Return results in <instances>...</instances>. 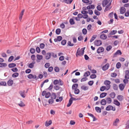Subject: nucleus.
I'll list each match as a JSON object with an SVG mask.
<instances>
[{
	"mask_svg": "<svg viewBox=\"0 0 129 129\" xmlns=\"http://www.w3.org/2000/svg\"><path fill=\"white\" fill-rule=\"evenodd\" d=\"M68 46H73L74 45V44L71 43V42L70 41H69L68 43Z\"/></svg>",
	"mask_w": 129,
	"mask_h": 129,
	"instance_id": "nucleus-58",
	"label": "nucleus"
},
{
	"mask_svg": "<svg viewBox=\"0 0 129 129\" xmlns=\"http://www.w3.org/2000/svg\"><path fill=\"white\" fill-rule=\"evenodd\" d=\"M126 125V128H129V119L127 121Z\"/></svg>",
	"mask_w": 129,
	"mask_h": 129,
	"instance_id": "nucleus-59",
	"label": "nucleus"
},
{
	"mask_svg": "<svg viewBox=\"0 0 129 129\" xmlns=\"http://www.w3.org/2000/svg\"><path fill=\"white\" fill-rule=\"evenodd\" d=\"M124 15L125 16L127 17L129 16V9L127 10L125 14Z\"/></svg>",
	"mask_w": 129,
	"mask_h": 129,
	"instance_id": "nucleus-50",
	"label": "nucleus"
},
{
	"mask_svg": "<svg viewBox=\"0 0 129 129\" xmlns=\"http://www.w3.org/2000/svg\"><path fill=\"white\" fill-rule=\"evenodd\" d=\"M106 110L107 111L112 110L113 111H115V108H114L112 106L109 105L106 107Z\"/></svg>",
	"mask_w": 129,
	"mask_h": 129,
	"instance_id": "nucleus-4",
	"label": "nucleus"
},
{
	"mask_svg": "<svg viewBox=\"0 0 129 129\" xmlns=\"http://www.w3.org/2000/svg\"><path fill=\"white\" fill-rule=\"evenodd\" d=\"M113 89L115 90H117L118 89V86L115 84L113 85Z\"/></svg>",
	"mask_w": 129,
	"mask_h": 129,
	"instance_id": "nucleus-43",
	"label": "nucleus"
},
{
	"mask_svg": "<svg viewBox=\"0 0 129 129\" xmlns=\"http://www.w3.org/2000/svg\"><path fill=\"white\" fill-rule=\"evenodd\" d=\"M79 90L78 89H75L74 90V93L76 94H79Z\"/></svg>",
	"mask_w": 129,
	"mask_h": 129,
	"instance_id": "nucleus-47",
	"label": "nucleus"
},
{
	"mask_svg": "<svg viewBox=\"0 0 129 129\" xmlns=\"http://www.w3.org/2000/svg\"><path fill=\"white\" fill-rule=\"evenodd\" d=\"M36 56L35 55L33 54L31 55V58L32 60L34 61L36 59Z\"/></svg>",
	"mask_w": 129,
	"mask_h": 129,
	"instance_id": "nucleus-64",
	"label": "nucleus"
},
{
	"mask_svg": "<svg viewBox=\"0 0 129 129\" xmlns=\"http://www.w3.org/2000/svg\"><path fill=\"white\" fill-rule=\"evenodd\" d=\"M106 89V87L105 86H103L101 87L100 90L101 91H103Z\"/></svg>",
	"mask_w": 129,
	"mask_h": 129,
	"instance_id": "nucleus-45",
	"label": "nucleus"
},
{
	"mask_svg": "<svg viewBox=\"0 0 129 129\" xmlns=\"http://www.w3.org/2000/svg\"><path fill=\"white\" fill-rule=\"evenodd\" d=\"M28 78L29 79H31L32 78L36 79V80H37V79H38V78H36L37 77L36 75L33 76L31 74H30L28 75Z\"/></svg>",
	"mask_w": 129,
	"mask_h": 129,
	"instance_id": "nucleus-10",
	"label": "nucleus"
},
{
	"mask_svg": "<svg viewBox=\"0 0 129 129\" xmlns=\"http://www.w3.org/2000/svg\"><path fill=\"white\" fill-rule=\"evenodd\" d=\"M29 51L31 53L33 54L35 53V49L32 48L30 49Z\"/></svg>",
	"mask_w": 129,
	"mask_h": 129,
	"instance_id": "nucleus-44",
	"label": "nucleus"
},
{
	"mask_svg": "<svg viewBox=\"0 0 129 129\" xmlns=\"http://www.w3.org/2000/svg\"><path fill=\"white\" fill-rule=\"evenodd\" d=\"M25 90H23L20 91L19 93L21 96L23 98H24L25 96Z\"/></svg>",
	"mask_w": 129,
	"mask_h": 129,
	"instance_id": "nucleus-12",
	"label": "nucleus"
},
{
	"mask_svg": "<svg viewBox=\"0 0 129 129\" xmlns=\"http://www.w3.org/2000/svg\"><path fill=\"white\" fill-rule=\"evenodd\" d=\"M50 97L51 98L53 99L54 100L55 99L56 97L55 93L54 92L52 93Z\"/></svg>",
	"mask_w": 129,
	"mask_h": 129,
	"instance_id": "nucleus-21",
	"label": "nucleus"
},
{
	"mask_svg": "<svg viewBox=\"0 0 129 129\" xmlns=\"http://www.w3.org/2000/svg\"><path fill=\"white\" fill-rule=\"evenodd\" d=\"M119 121V120L118 118H116L114 121L113 123V125L114 126H117L118 124Z\"/></svg>",
	"mask_w": 129,
	"mask_h": 129,
	"instance_id": "nucleus-20",
	"label": "nucleus"
},
{
	"mask_svg": "<svg viewBox=\"0 0 129 129\" xmlns=\"http://www.w3.org/2000/svg\"><path fill=\"white\" fill-rule=\"evenodd\" d=\"M79 48H78L77 50L76 54V56L77 57L78 55L79 56H81V55H83L84 51H81L80 50H79Z\"/></svg>",
	"mask_w": 129,
	"mask_h": 129,
	"instance_id": "nucleus-3",
	"label": "nucleus"
},
{
	"mask_svg": "<svg viewBox=\"0 0 129 129\" xmlns=\"http://www.w3.org/2000/svg\"><path fill=\"white\" fill-rule=\"evenodd\" d=\"M120 13L121 14H124L126 11V9L124 7H121L120 9Z\"/></svg>",
	"mask_w": 129,
	"mask_h": 129,
	"instance_id": "nucleus-17",
	"label": "nucleus"
},
{
	"mask_svg": "<svg viewBox=\"0 0 129 129\" xmlns=\"http://www.w3.org/2000/svg\"><path fill=\"white\" fill-rule=\"evenodd\" d=\"M11 70L13 72H16L18 71V69L16 68H13L11 69Z\"/></svg>",
	"mask_w": 129,
	"mask_h": 129,
	"instance_id": "nucleus-53",
	"label": "nucleus"
},
{
	"mask_svg": "<svg viewBox=\"0 0 129 129\" xmlns=\"http://www.w3.org/2000/svg\"><path fill=\"white\" fill-rule=\"evenodd\" d=\"M13 83V81L12 80H10L8 81L7 84L9 86H11Z\"/></svg>",
	"mask_w": 129,
	"mask_h": 129,
	"instance_id": "nucleus-22",
	"label": "nucleus"
},
{
	"mask_svg": "<svg viewBox=\"0 0 129 129\" xmlns=\"http://www.w3.org/2000/svg\"><path fill=\"white\" fill-rule=\"evenodd\" d=\"M111 83L108 80H106L104 82V83L106 85V90H108L110 88Z\"/></svg>",
	"mask_w": 129,
	"mask_h": 129,
	"instance_id": "nucleus-2",
	"label": "nucleus"
},
{
	"mask_svg": "<svg viewBox=\"0 0 129 129\" xmlns=\"http://www.w3.org/2000/svg\"><path fill=\"white\" fill-rule=\"evenodd\" d=\"M18 105L19 106L21 107H23L25 106V104L21 101V102L20 103L18 104Z\"/></svg>",
	"mask_w": 129,
	"mask_h": 129,
	"instance_id": "nucleus-52",
	"label": "nucleus"
},
{
	"mask_svg": "<svg viewBox=\"0 0 129 129\" xmlns=\"http://www.w3.org/2000/svg\"><path fill=\"white\" fill-rule=\"evenodd\" d=\"M94 44L96 46H99L102 44V42L100 40H95L94 42Z\"/></svg>",
	"mask_w": 129,
	"mask_h": 129,
	"instance_id": "nucleus-6",
	"label": "nucleus"
},
{
	"mask_svg": "<svg viewBox=\"0 0 129 129\" xmlns=\"http://www.w3.org/2000/svg\"><path fill=\"white\" fill-rule=\"evenodd\" d=\"M54 99L51 98V99L49 100L48 101V102L49 104H52L54 103Z\"/></svg>",
	"mask_w": 129,
	"mask_h": 129,
	"instance_id": "nucleus-42",
	"label": "nucleus"
},
{
	"mask_svg": "<svg viewBox=\"0 0 129 129\" xmlns=\"http://www.w3.org/2000/svg\"><path fill=\"white\" fill-rule=\"evenodd\" d=\"M16 66V64L15 63H12L9 64L8 65V67L10 68H13Z\"/></svg>",
	"mask_w": 129,
	"mask_h": 129,
	"instance_id": "nucleus-28",
	"label": "nucleus"
},
{
	"mask_svg": "<svg viewBox=\"0 0 129 129\" xmlns=\"http://www.w3.org/2000/svg\"><path fill=\"white\" fill-rule=\"evenodd\" d=\"M69 22L71 25H73L75 24V22L74 19L73 18H71L69 20Z\"/></svg>",
	"mask_w": 129,
	"mask_h": 129,
	"instance_id": "nucleus-37",
	"label": "nucleus"
},
{
	"mask_svg": "<svg viewBox=\"0 0 129 129\" xmlns=\"http://www.w3.org/2000/svg\"><path fill=\"white\" fill-rule=\"evenodd\" d=\"M100 38L103 40H105L107 38V36L105 34H102L100 36Z\"/></svg>",
	"mask_w": 129,
	"mask_h": 129,
	"instance_id": "nucleus-19",
	"label": "nucleus"
},
{
	"mask_svg": "<svg viewBox=\"0 0 129 129\" xmlns=\"http://www.w3.org/2000/svg\"><path fill=\"white\" fill-rule=\"evenodd\" d=\"M112 2L111 1L110 2L109 4L106 6V8L105 9V11H107L110 10L111 8V7L110 6L111 5V3Z\"/></svg>",
	"mask_w": 129,
	"mask_h": 129,
	"instance_id": "nucleus-11",
	"label": "nucleus"
},
{
	"mask_svg": "<svg viewBox=\"0 0 129 129\" xmlns=\"http://www.w3.org/2000/svg\"><path fill=\"white\" fill-rule=\"evenodd\" d=\"M122 54V53L121 51L120 50H118L114 53V57H116V55H121Z\"/></svg>",
	"mask_w": 129,
	"mask_h": 129,
	"instance_id": "nucleus-16",
	"label": "nucleus"
},
{
	"mask_svg": "<svg viewBox=\"0 0 129 129\" xmlns=\"http://www.w3.org/2000/svg\"><path fill=\"white\" fill-rule=\"evenodd\" d=\"M52 123V121L51 120H50L48 121H46L45 123V126H48L50 125Z\"/></svg>",
	"mask_w": 129,
	"mask_h": 129,
	"instance_id": "nucleus-14",
	"label": "nucleus"
},
{
	"mask_svg": "<svg viewBox=\"0 0 129 129\" xmlns=\"http://www.w3.org/2000/svg\"><path fill=\"white\" fill-rule=\"evenodd\" d=\"M101 104L103 105H105L106 104V100L105 99H102L101 102Z\"/></svg>",
	"mask_w": 129,
	"mask_h": 129,
	"instance_id": "nucleus-26",
	"label": "nucleus"
},
{
	"mask_svg": "<svg viewBox=\"0 0 129 129\" xmlns=\"http://www.w3.org/2000/svg\"><path fill=\"white\" fill-rule=\"evenodd\" d=\"M45 46V44L43 43H41L40 44V47L41 49H43Z\"/></svg>",
	"mask_w": 129,
	"mask_h": 129,
	"instance_id": "nucleus-62",
	"label": "nucleus"
},
{
	"mask_svg": "<svg viewBox=\"0 0 129 129\" xmlns=\"http://www.w3.org/2000/svg\"><path fill=\"white\" fill-rule=\"evenodd\" d=\"M113 103L117 106H119L120 104V103L116 100H114Z\"/></svg>",
	"mask_w": 129,
	"mask_h": 129,
	"instance_id": "nucleus-31",
	"label": "nucleus"
},
{
	"mask_svg": "<svg viewBox=\"0 0 129 129\" xmlns=\"http://www.w3.org/2000/svg\"><path fill=\"white\" fill-rule=\"evenodd\" d=\"M37 62H39L40 61V60L43 59V56L39 54H37Z\"/></svg>",
	"mask_w": 129,
	"mask_h": 129,
	"instance_id": "nucleus-7",
	"label": "nucleus"
},
{
	"mask_svg": "<svg viewBox=\"0 0 129 129\" xmlns=\"http://www.w3.org/2000/svg\"><path fill=\"white\" fill-rule=\"evenodd\" d=\"M19 75V74L18 73H15L12 75V76L13 78H16Z\"/></svg>",
	"mask_w": 129,
	"mask_h": 129,
	"instance_id": "nucleus-39",
	"label": "nucleus"
},
{
	"mask_svg": "<svg viewBox=\"0 0 129 129\" xmlns=\"http://www.w3.org/2000/svg\"><path fill=\"white\" fill-rule=\"evenodd\" d=\"M79 100L78 99H76L75 98L72 97L70 99V100L69 101V103H68L67 105V107H69L71 106L72 104L73 103V100Z\"/></svg>",
	"mask_w": 129,
	"mask_h": 129,
	"instance_id": "nucleus-1",
	"label": "nucleus"
},
{
	"mask_svg": "<svg viewBox=\"0 0 129 129\" xmlns=\"http://www.w3.org/2000/svg\"><path fill=\"white\" fill-rule=\"evenodd\" d=\"M0 84L1 85L6 86L7 84L6 82L4 81L1 82L0 83Z\"/></svg>",
	"mask_w": 129,
	"mask_h": 129,
	"instance_id": "nucleus-57",
	"label": "nucleus"
},
{
	"mask_svg": "<svg viewBox=\"0 0 129 129\" xmlns=\"http://www.w3.org/2000/svg\"><path fill=\"white\" fill-rule=\"evenodd\" d=\"M7 66V64L6 63L0 62V67H5Z\"/></svg>",
	"mask_w": 129,
	"mask_h": 129,
	"instance_id": "nucleus-34",
	"label": "nucleus"
},
{
	"mask_svg": "<svg viewBox=\"0 0 129 129\" xmlns=\"http://www.w3.org/2000/svg\"><path fill=\"white\" fill-rule=\"evenodd\" d=\"M78 85L77 84H74L72 86V89H77V88L78 87Z\"/></svg>",
	"mask_w": 129,
	"mask_h": 129,
	"instance_id": "nucleus-35",
	"label": "nucleus"
},
{
	"mask_svg": "<svg viewBox=\"0 0 129 129\" xmlns=\"http://www.w3.org/2000/svg\"><path fill=\"white\" fill-rule=\"evenodd\" d=\"M66 40H62L61 42V44L63 45H64L66 43Z\"/></svg>",
	"mask_w": 129,
	"mask_h": 129,
	"instance_id": "nucleus-55",
	"label": "nucleus"
},
{
	"mask_svg": "<svg viewBox=\"0 0 129 129\" xmlns=\"http://www.w3.org/2000/svg\"><path fill=\"white\" fill-rule=\"evenodd\" d=\"M107 93L106 92H103L101 93L100 95V97L101 98H103L107 95Z\"/></svg>",
	"mask_w": 129,
	"mask_h": 129,
	"instance_id": "nucleus-30",
	"label": "nucleus"
},
{
	"mask_svg": "<svg viewBox=\"0 0 129 129\" xmlns=\"http://www.w3.org/2000/svg\"><path fill=\"white\" fill-rule=\"evenodd\" d=\"M14 57L13 56H10L9 58L8 61L9 62L11 61L13 59Z\"/></svg>",
	"mask_w": 129,
	"mask_h": 129,
	"instance_id": "nucleus-56",
	"label": "nucleus"
},
{
	"mask_svg": "<svg viewBox=\"0 0 129 129\" xmlns=\"http://www.w3.org/2000/svg\"><path fill=\"white\" fill-rule=\"evenodd\" d=\"M95 109L97 112L100 113L101 112V109L99 107H95Z\"/></svg>",
	"mask_w": 129,
	"mask_h": 129,
	"instance_id": "nucleus-32",
	"label": "nucleus"
},
{
	"mask_svg": "<svg viewBox=\"0 0 129 129\" xmlns=\"http://www.w3.org/2000/svg\"><path fill=\"white\" fill-rule=\"evenodd\" d=\"M95 14L97 15H99L100 14V13L96 10H95L94 11Z\"/></svg>",
	"mask_w": 129,
	"mask_h": 129,
	"instance_id": "nucleus-63",
	"label": "nucleus"
},
{
	"mask_svg": "<svg viewBox=\"0 0 129 129\" xmlns=\"http://www.w3.org/2000/svg\"><path fill=\"white\" fill-rule=\"evenodd\" d=\"M54 70L56 72H58L59 71V69L57 67H55L54 68Z\"/></svg>",
	"mask_w": 129,
	"mask_h": 129,
	"instance_id": "nucleus-60",
	"label": "nucleus"
},
{
	"mask_svg": "<svg viewBox=\"0 0 129 129\" xmlns=\"http://www.w3.org/2000/svg\"><path fill=\"white\" fill-rule=\"evenodd\" d=\"M61 31V30L59 28L57 29L56 30V33L57 35H59L60 34Z\"/></svg>",
	"mask_w": 129,
	"mask_h": 129,
	"instance_id": "nucleus-46",
	"label": "nucleus"
},
{
	"mask_svg": "<svg viewBox=\"0 0 129 129\" xmlns=\"http://www.w3.org/2000/svg\"><path fill=\"white\" fill-rule=\"evenodd\" d=\"M90 73L89 71H87L85 72L84 74V77H87L90 75Z\"/></svg>",
	"mask_w": 129,
	"mask_h": 129,
	"instance_id": "nucleus-38",
	"label": "nucleus"
},
{
	"mask_svg": "<svg viewBox=\"0 0 129 129\" xmlns=\"http://www.w3.org/2000/svg\"><path fill=\"white\" fill-rule=\"evenodd\" d=\"M111 98L112 99H114L115 97L116 94L114 92H113L109 94Z\"/></svg>",
	"mask_w": 129,
	"mask_h": 129,
	"instance_id": "nucleus-29",
	"label": "nucleus"
},
{
	"mask_svg": "<svg viewBox=\"0 0 129 129\" xmlns=\"http://www.w3.org/2000/svg\"><path fill=\"white\" fill-rule=\"evenodd\" d=\"M110 0H104L102 3V5L103 7H105L110 2Z\"/></svg>",
	"mask_w": 129,
	"mask_h": 129,
	"instance_id": "nucleus-5",
	"label": "nucleus"
},
{
	"mask_svg": "<svg viewBox=\"0 0 129 129\" xmlns=\"http://www.w3.org/2000/svg\"><path fill=\"white\" fill-rule=\"evenodd\" d=\"M87 77H84L81 79V82H84L87 80Z\"/></svg>",
	"mask_w": 129,
	"mask_h": 129,
	"instance_id": "nucleus-61",
	"label": "nucleus"
},
{
	"mask_svg": "<svg viewBox=\"0 0 129 129\" xmlns=\"http://www.w3.org/2000/svg\"><path fill=\"white\" fill-rule=\"evenodd\" d=\"M106 103L108 104H110L112 102V100L110 97H108L106 98Z\"/></svg>",
	"mask_w": 129,
	"mask_h": 129,
	"instance_id": "nucleus-18",
	"label": "nucleus"
},
{
	"mask_svg": "<svg viewBox=\"0 0 129 129\" xmlns=\"http://www.w3.org/2000/svg\"><path fill=\"white\" fill-rule=\"evenodd\" d=\"M125 85L126 84H120L119 86V87L120 90L121 91H123V90Z\"/></svg>",
	"mask_w": 129,
	"mask_h": 129,
	"instance_id": "nucleus-9",
	"label": "nucleus"
},
{
	"mask_svg": "<svg viewBox=\"0 0 129 129\" xmlns=\"http://www.w3.org/2000/svg\"><path fill=\"white\" fill-rule=\"evenodd\" d=\"M24 11V10H22L21 13L20 14V16L19 17V19L20 21H21L22 16L23 15V13Z\"/></svg>",
	"mask_w": 129,
	"mask_h": 129,
	"instance_id": "nucleus-23",
	"label": "nucleus"
},
{
	"mask_svg": "<svg viewBox=\"0 0 129 129\" xmlns=\"http://www.w3.org/2000/svg\"><path fill=\"white\" fill-rule=\"evenodd\" d=\"M35 61H33L32 62L29 64L28 66L30 68H33L34 66V64L35 63Z\"/></svg>",
	"mask_w": 129,
	"mask_h": 129,
	"instance_id": "nucleus-25",
	"label": "nucleus"
},
{
	"mask_svg": "<svg viewBox=\"0 0 129 129\" xmlns=\"http://www.w3.org/2000/svg\"><path fill=\"white\" fill-rule=\"evenodd\" d=\"M96 36L93 35L90 40V42H92L96 37Z\"/></svg>",
	"mask_w": 129,
	"mask_h": 129,
	"instance_id": "nucleus-40",
	"label": "nucleus"
},
{
	"mask_svg": "<svg viewBox=\"0 0 129 129\" xmlns=\"http://www.w3.org/2000/svg\"><path fill=\"white\" fill-rule=\"evenodd\" d=\"M121 66V64L120 62H118L116 64V67L117 68L119 69L120 68Z\"/></svg>",
	"mask_w": 129,
	"mask_h": 129,
	"instance_id": "nucleus-51",
	"label": "nucleus"
},
{
	"mask_svg": "<svg viewBox=\"0 0 129 129\" xmlns=\"http://www.w3.org/2000/svg\"><path fill=\"white\" fill-rule=\"evenodd\" d=\"M51 95L50 93L49 92H48L46 93L45 95V98H48Z\"/></svg>",
	"mask_w": 129,
	"mask_h": 129,
	"instance_id": "nucleus-41",
	"label": "nucleus"
},
{
	"mask_svg": "<svg viewBox=\"0 0 129 129\" xmlns=\"http://www.w3.org/2000/svg\"><path fill=\"white\" fill-rule=\"evenodd\" d=\"M117 99L119 101H122L123 99V97L122 95H119L117 96Z\"/></svg>",
	"mask_w": 129,
	"mask_h": 129,
	"instance_id": "nucleus-24",
	"label": "nucleus"
},
{
	"mask_svg": "<svg viewBox=\"0 0 129 129\" xmlns=\"http://www.w3.org/2000/svg\"><path fill=\"white\" fill-rule=\"evenodd\" d=\"M117 32L116 30H112L109 33L110 35H114L116 34Z\"/></svg>",
	"mask_w": 129,
	"mask_h": 129,
	"instance_id": "nucleus-36",
	"label": "nucleus"
},
{
	"mask_svg": "<svg viewBox=\"0 0 129 129\" xmlns=\"http://www.w3.org/2000/svg\"><path fill=\"white\" fill-rule=\"evenodd\" d=\"M104 49L102 47H100L98 48L97 50V52L98 53H99L101 52H102L104 51Z\"/></svg>",
	"mask_w": 129,
	"mask_h": 129,
	"instance_id": "nucleus-13",
	"label": "nucleus"
},
{
	"mask_svg": "<svg viewBox=\"0 0 129 129\" xmlns=\"http://www.w3.org/2000/svg\"><path fill=\"white\" fill-rule=\"evenodd\" d=\"M51 55L50 53H47L46 55V59H48L50 58Z\"/></svg>",
	"mask_w": 129,
	"mask_h": 129,
	"instance_id": "nucleus-27",
	"label": "nucleus"
},
{
	"mask_svg": "<svg viewBox=\"0 0 129 129\" xmlns=\"http://www.w3.org/2000/svg\"><path fill=\"white\" fill-rule=\"evenodd\" d=\"M81 89L84 90H86L88 89V86L83 85L81 86Z\"/></svg>",
	"mask_w": 129,
	"mask_h": 129,
	"instance_id": "nucleus-33",
	"label": "nucleus"
},
{
	"mask_svg": "<svg viewBox=\"0 0 129 129\" xmlns=\"http://www.w3.org/2000/svg\"><path fill=\"white\" fill-rule=\"evenodd\" d=\"M96 75L95 74L91 75L90 76V77L92 79H94L96 77Z\"/></svg>",
	"mask_w": 129,
	"mask_h": 129,
	"instance_id": "nucleus-54",
	"label": "nucleus"
},
{
	"mask_svg": "<svg viewBox=\"0 0 129 129\" xmlns=\"http://www.w3.org/2000/svg\"><path fill=\"white\" fill-rule=\"evenodd\" d=\"M82 32L84 35H86L87 33V30L85 28H84L82 29Z\"/></svg>",
	"mask_w": 129,
	"mask_h": 129,
	"instance_id": "nucleus-49",
	"label": "nucleus"
},
{
	"mask_svg": "<svg viewBox=\"0 0 129 129\" xmlns=\"http://www.w3.org/2000/svg\"><path fill=\"white\" fill-rule=\"evenodd\" d=\"M109 66L110 65L109 63H107L102 67V70L104 71H106L108 69Z\"/></svg>",
	"mask_w": 129,
	"mask_h": 129,
	"instance_id": "nucleus-8",
	"label": "nucleus"
},
{
	"mask_svg": "<svg viewBox=\"0 0 129 129\" xmlns=\"http://www.w3.org/2000/svg\"><path fill=\"white\" fill-rule=\"evenodd\" d=\"M62 39V37L61 36H58L57 38L54 39V41L55 42L57 41H60Z\"/></svg>",
	"mask_w": 129,
	"mask_h": 129,
	"instance_id": "nucleus-15",
	"label": "nucleus"
},
{
	"mask_svg": "<svg viewBox=\"0 0 129 129\" xmlns=\"http://www.w3.org/2000/svg\"><path fill=\"white\" fill-rule=\"evenodd\" d=\"M112 47L111 45H109L108 46L106 49L107 51H109L112 48Z\"/></svg>",
	"mask_w": 129,
	"mask_h": 129,
	"instance_id": "nucleus-48",
	"label": "nucleus"
}]
</instances>
